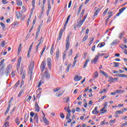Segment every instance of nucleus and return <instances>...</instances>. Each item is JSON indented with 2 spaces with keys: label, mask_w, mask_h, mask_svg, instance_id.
<instances>
[{
  "label": "nucleus",
  "mask_w": 127,
  "mask_h": 127,
  "mask_svg": "<svg viewBox=\"0 0 127 127\" xmlns=\"http://www.w3.org/2000/svg\"><path fill=\"white\" fill-rule=\"evenodd\" d=\"M70 40V36H67L66 37V46H65V50L66 51L64 52V55H63V60L65 59L66 58V54H67V50L69 49V47H70V43H69V41Z\"/></svg>",
  "instance_id": "nucleus-1"
},
{
  "label": "nucleus",
  "mask_w": 127,
  "mask_h": 127,
  "mask_svg": "<svg viewBox=\"0 0 127 127\" xmlns=\"http://www.w3.org/2000/svg\"><path fill=\"white\" fill-rule=\"evenodd\" d=\"M33 64H30L29 67V74H30V81L31 79H32V74L33 73Z\"/></svg>",
  "instance_id": "nucleus-2"
},
{
  "label": "nucleus",
  "mask_w": 127,
  "mask_h": 127,
  "mask_svg": "<svg viewBox=\"0 0 127 127\" xmlns=\"http://www.w3.org/2000/svg\"><path fill=\"white\" fill-rule=\"evenodd\" d=\"M10 72H11V65L9 64L5 71L6 76H8Z\"/></svg>",
  "instance_id": "nucleus-3"
},
{
  "label": "nucleus",
  "mask_w": 127,
  "mask_h": 127,
  "mask_svg": "<svg viewBox=\"0 0 127 127\" xmlns=\"http://www.w3.org/2000/svg\"><path fill=\"white\" fill-rule=\"evenodd\" d=\"M99 56H100V54H98V55L95 56V58L92 59L91 61L92 63H94V64H97V62H98V59H99Z\"/></svg>",
  "instance_id": "nucleus-4"
},
{
  "label": "nucleus",
  "mask_w": 127,
  "mask_h": 127,
  "mask_svg": "<svg viewBox=\"0 0 127 127\" xmlns=\"http://www.w3.org/2000/svg\"><path fill=\"white\" fill-rule=\"evenodd\" d=\"M45 66H46V62L45 61H43L41 65V71L43 72L44 69H45Z\"/></svg>",
  "instance_id": "nucleus-5"
},
{
  "label": "nucleus",
  "mask_w": 127,
  "mask_h": 127,
  "mask_svg": "<svg viewBox=\"0 0 127 127\" xmlns=\"http://www.w3.org/2000/svg\"><path fill=\"white\" fill-rule=\"evenodd\" d=\"M20 74L22 76V79L23 80L25 78V74H26V71L25 70H23V69L21 68L20 70Z\"/></svg>",
  "instance_id": "nucleus-6"
},
{
  "label": "nucleus",
  "mask_w": 127,
  "mask_h": 127,
  "mask_svg": "<svg viewBox=\"0 0 127 127\" xmlns=\"http://www.w3.org/2000/svg\"><path fill=\"white\" fill-rule=\"evenodd\" d=\"M47 63H48V66L49 67V69H50V70H51L52 64H51V59L50 58H49L47 59Z\"/></svg>",
  "instance_id": "nucleus-7"
},
{
  "label": "nucleus",
  "mask_w": 127,
  "mask_h": 127,
  "mask_svg": "<svg viewBox=\"0 0 127 127\" xmlns=\"http://www.w3.org/2000/svg\"><path fill=\"white\" fill-rule=\"evenodd\" d=\"M118 78L117 77H113L112 76H110L109 78V82H111V83H113L114 82H115V81H117V80H118Z\"/></svg>",
  "instance_id": "nucleus-8"
},
{
  "label": "nucleus",
  "mask_w": 127,
  "mask_h": 127,
  "mask_svg": "<svg viewBox=\"0 0 127 127\" xmlns=\"http://www.w3.org/2000/svg\"><path fill=\"white\" fill-rule=\"evenodd\" d=\"M35 110L36 112H39L40 111V109L39 108V105H38V103H37V102H35Z\"/></svg>",
  "instance_id": "nucleus-9"
},
{
  "label": "nucleus",
  "mask_w": 127,
  "mask_h": 127,
  "mask_svg": "<svg viewBox=\"0 0 127 127\" xmlns=\"http://www.w3.org/2000/svg\"><path fill=\"white\" fill-rule=\"evenodd\" d=\"M83 77L82 76H76L74 77L73 80L74 81H80V80H82Z\"/></svg>",
  "instance_id": "nucleus-10"
},
{
  "label": "nucleus",
  "mask_w": 127,
  "mask_h": 127,
  "mask_svg": "<svg viewBox=\"0 0 127 127\" xmlns=\"http://www.w3.org/2000/svg\"><path fill=\"white\" fill-rule=\"evenodd\" d=\"M45 75L46 79H49L50 78V74H49V72L48 70H46L45 72Z\"/></svg>",
  "instance_id": "nucleus-11"
},
{
  "label": "nucleus",
  "mask_w": 127,
  "mask_h": 127,
  "mask_svg": "<svg viewBox=\"0 0 127 127\" xmlns=\"http://www.w3.org/2000/svg\"><path fill=\"white\" fill-rule=\"evenodd\" d=\"M22 14L19 11H17L16 12V16L17 18H20Z\"/></svg>",
  "instance_id": "nucleus-12"
},
{
  "label": "nucleus",
  "mask_w": 127,
  "mask_h": 127,
  "mask_svg": "<svg viewBox=\"0 0 127 127\" xmlns=\"http://www.w3.org/2000/svg\"><path fill=\"white\" fill-rule=\"evenodd\" d=\"M117 77H121L123 78H127V74H117L116 75Z\"/></svg>",
  "instance_id": "nucleus-13"
},
{
  "label": "nucleus",
  "mask_w": 127,
  "mask_h": 127,
  "mask_svg": "<svg viewBox=\"0 0 127 127\" xmlns=\"http://www.w3.org/2000/svg\"><path fill=\"white\" fill-rule=\"evenodd\" d=\"M63 100L64 103H66V104H68V102L70 100V98H69V97H66L64 98Z\"/></svg>",
  "instance_id": "nucleus-14"
},
{
  "label": "nucleus",
  "mask_w": 127,
  "mask_h": 127,
  "mask_svg": "<svg viewBox=\"0 0 127 127\" xmlns=\"http://www.w3.org/2000/svg\"><path fill=\"white\" fill-rule=\"evenodd\" d=\"M43 121L44 122V123L46 125H49V122H48V120L45 117H43Z\"/></svg>",
  "instance_id": "nucleus-15"
},
{
  "label": "nucleus",
  "mask_w": 127,
  "mask_h": 127,
  "mask_svg": "<svg viewBox=\"0 0 127 127\" xmlns=\"http://www.w3.org/2000/svg\"><path fill=\"white\" fill-rule=\"evenodd\" d=\"M100 10H101V9H100V8H97L93 15L94 16H97V15H98V14H99V12H100Z\"/></svg>",
  "instance_id": "nucleus-16"
},
{
  "label": "nucleus",
  "mask_w": 127,
  "mask_h": 127,
  "mask_svg": "<svg viewBox=\"0 0 127 127\" xmlns=\"http://www.w3.org/2000/svg\"><path fill=\"white\" fill-rule=\"evenodd\" d=\"M107 111H108L107 110V108H106V107H103L100 110V112H102V114H105V113H107Z\"/></svg>",
  "instance_id": "nucleus-17"
},
{
  "label": "nucleus",
  "mask_w": 127,
  "mask_h": 127,
  "mask_svg": "<svg viewBox=\"0 0 127 127\" xmlns=\"http://www.w3.org/2000/svg\"><path fill=\"white\" fill-rule=\"evenodd\" d=\"M100 73H101V74H102V75H103L104 76H105L106 78H109V75L108 74V73H106L105 71L101 70Z\"/></svg>",
  "instance_id": "nucleus-18"
},
{
  "label": "nucleus",
  "mask_w": 127,
  "mask_h": 127,
  "mask_svg": "<svg viewBox=\"0 0 127 127\" xmlns=\"http://www.w3.org/2000/svg\"><path fill=\"white\" fill-rule=\"evenodd\" d=\"M48 10H47V14H48L49 13V12L50 11V10H51V5L50 4V3L49 2V1H48Z\"/></svg>",
  "instance_id": "nucleus-19"
},
{
  "label": "nucleus",
  "mask_w": 127,
  "mask_h": 127,
  "mask_svg": "<svg viewBox=\"0 0 127 127\" xmlns=\"http://www.w3.org/2000/svg\"><path fill=\"white\" fill-rule=\"evenodd\" d=\"M17 4L18 6H21L22 5V1H21V0H17Z\"/></svg>",
  "instance_id": "nucleus-20"
},
{
  "label": "nucleus",
  "mask_w": 127,
  "mask_h": 127,
  "mask_svg": "<svg viewBox=\"0 0 127 127\" xmlns=\"http://www.w3.org/2000/svg\"><path fill=\"white\" fill-rule=\"evenodd\" d=\"M21 63V57H20L18 60V63L17 64V67H19L20 66V63Z\"/></svg>",
  "instance_id": "nucleus-21"
},
{
  "label": "nucleus",
  "mask_w": 127,
  "mask_h": 127,
  "mask_svg": "<svg viewBox=\"0 0 127 127\" xmlns=\"http://www.w3.org/2000/svg\"><path fill=\"white\" fill-rule=\"evenodd\" d=\"M59 58V50H57L56 54V59L58 60Z\"/></svg>",
  "instance_id": "nucleus-22"
},
{
  "label": "nucleus",
  "mask_w": 127,
  "mask_h": 127,
  "mask_svg": "<svg viewBox=\"0 0 127 127\" xmlns=\"http://www.w3.org/2000/svg\"><path fill=\"white\" fill-rule=\"evenodd\" d=\"M105 46V43L103 42V43H99L98 46L97 47H99L100 48H102V47Z\"/></svg>",
  "instance_id": "nucleus-23"
},
{
  "label": "nucleus",
  "mask_w": 127,
  "mask_h": 127,
  "mask_svg": "<svg viewBox=\"0 0 127 127\" xmlns=\"http://www.w3.org/2000/svg\"><path fill=\"white\" fill-rule=\"evenodd\" d=\"M88 62H90V60L89 59H86V60L85 61V63H84V64L83 65V68H86V67H87V64H88Z\"/></svg>",
  "instance_id": "nucleus-24"
},
{
  "label": "nucleus",
  "mask_w": 127,
  "mask_h": 127,
  "mask_svg": "<svg viewBox=\"0 0 127 127\" xmlns=\"http://www.w3.org/2000/svg\"><path fill=\"white\" fill-rule=\"evenodd\" d=\"M116 94H122L123 93H125V90H116Z\"/></svg>",
  "instance_id": "nucleus-25"
},
{
  "label": "nucleus",
  "mask_w": 127,
  "mask_h": 127,
  "mask_svg": "<svg viewBox=\"0 0 127 127\" xmlns=\"http://www.w3.org/2000/svg\"><path fill=\"white\" fill-rule=\"evenodd\" d=\"M20 83V81L18 80L15 84V85L14 86L13 89H16V88H17V87L18 86V85H19V84Z\"/></svg>",
  "instance_id": "nucleus-26"
},
{
  "label": "nucleus",
  "mask_w": 127,
  "mask_h": 127,
  "mask_svg": "<svg viewBox=\"0 0 127 127\" xmlns=\"http://www.w3.org/2000/svg\"><path fill=\"white\" fill-rule=\"evenodd\" d=\"M9 109H10V104H9L8 105V107L6 110V111L5 112V115H7L8 112H9Z\"/></svg>",
  "instance_id": "nucleus-27"
},
{
  "label": "nucleus",
  "mask_w": 127,
  "mask_h": 127,
  "mask_svg": "<svg viewBox=\"0 0 127 127\" xmlns=\"http://www.w3.org/2000/svg\"><path fill=\"white\" fill-rule=\"evenodd\" d=\"M64 31H65V30H64V29H62L60 30V33H59V36L60 37H62V34H63V32Z\"/></svg>",
  "instance_id": "nucleus-28"
},
{
  "label": "nucleus",
  "mask_w": 127,
  "mask_h": 127,
  "mask_svg": "<svg viewBox=\"0 0 127 127\" xmlns=\"http://www.w3.org/2000/svg\"><path fill=\"white\" fill-rule=\"evenodd\" d=\"M94 76H93V78L94 79L97 78L98 77V76H99V73L98 72V71H95L94 74H93Z\"/></svg>",
  "instance_id": "nucleus-29"
},
{
  "label": "nucleus",
  "mask_w": 127,
  "mask_h": 127,
  "mask_svg": "<svg viewBox=\"0 0 127 127\" xmlns=\"http://www.w3.org/2000/svg\"><path fill=\"white\" fill-rule=\"evenodd\" d=\"M34 119L36 120V122H37V124H38V115L37 114H36L34 116Z\"/></svg>",
  "instance_id": "nucleus-30"
},
{
  "label": "nucleus",
  "mask_w": 127,
  "mask_h": 127,
  "mask_svg": "<svg viewBox=\"0 0 127 127\" xmlns=\"http://www.w3.org/2000/svg\"><path fill=\"white\" fill-rule=\"evenodd\" d=\"M36 94H37V96H39V95H40V94H41V88H39L37 90Z\"/></svg>",
  "instance_id": "nucleus-31"
},
{
  "label": "nucleus",
  "mask_w": 127,
  "mask_h": 127,
  "mask_svg": "<svg viewBox=\"0 0 127 127\" xmlns=\"http://www.w3.org/2000/svg\"><path fill=\"white\" fill-rule=\"evenodd\" d=\"M30 100H31V96H29L28 97H26L25 101L26 102H29Z\"/></svg>",
  "instance_id": "nucleus-32"
},
{
  "label": "nucleus",
  "mask_w": 127,
  "mask_h": 127,
  "mask_svg": "<svg viewBox=\"0 0 127 127\" xmlns=\"http://www.w3.org/2000/svg\"><path fill=\"white\" fill-rule=\"evenodd\" d=\"M82 7H83V5H80L78 10L77 11V14H79V13H80V12H81V10L82 9Z\"/></svg>",
  "instance_id": "nucleus-33"
},
{
  "label": "nucleus",
  "mask_w": 127,
  "mask_h": 127,
  "mask_svg": "<svg viewBox=\"0 0 127 127\" xmlns=\"http://www.w3.org/2000/svg\"><path fill=\"white\" fill-rule=\"evenodd\" d=\"M68 21H69V20L66 19L65 24L64 26V31L65 30V28H66V26L67 25V24L68 23Z\"/></svg>",
  "instance_id": "nucleus-34"
},
{
  "label": "nucleus",
  "mask_w": 127,
  "mask_h": 127,
  "mask_svg": "<svg viewBox=\"0 0 127 127\" xmlns=\"http://www.w3.org/2000/svg\"><path fill=\"white\" fill-rule=\"evenodd\" d=\"M15 123L17 124V126L20 124V122H19V119H18V118H16L15 119Z\"/></svg>",
  "instance_id": "nucleus-35"
},
{
  "label": "nucleus",
  "mask_w": 127,
  "mask_h": 127,
  "mask_svg": "<svg viewBox=\"0 0 127 127\" xmlns=\"http://www.w3.org/2000/svg\"><path fill=\"white\" fill-rule=\"evenodd\" d=\"M125 9H126V7H123L121 8L120 10H119V12L120 13H123V12H124V10H125Z\"/></svg>",
  "instance_id": "nucleus-36"
},
{
  "label": "nucleus",
  "mask_w": 127,
  "mask_h": 127,
  "mask_svg": "<svg viewBox=\"0 0 127 127\" xmlns=\"http://www.w3.org/2000/svg\"><path fill=\"white\" fill-rule=\"evenodd\" d=\"M93 42H94V38H91V40L88 43V45H89V46H91V45L93 44Z\"/></svg>",
  "instance_id": "nucleus-37"
},
{
  "label": "nucleus",
  "mask_w": 127,
  "mask_h": 127,
  "mask_svg": "<svg viewBox=\"0 0 127 127\" xmlns=\"http://www.w3.org/2000/svg\"><path fill=\"white\" fill-rule=\"evenodd\" d=\"M108 18H111V17L113 15V11L108 12Z\"/></svg>",
  "instance_id": "nucleus-38"
},
{
  "label": "nucleus",
  "mask_w": 127,
  "mask_h": 127,
  "mask_svg": "<svg viewBox=\"0 0 127 127\" xmlns=\"http://www.w3.org/2000/svg\"><path fill=\"white\" fill-rule=\"evenodd\" d=\"M83 23H84V21L82 20H81L78 22V25H79V26H81L82 24H83Z\"/></svg>",
  "instance_id": "nucleus-39"
},
{
  "label": "nucleus",
  "mask_w": 127,
  "mask_h": 127,
  "mask_svg": "<svg viewBox=\"0 0 127 127\" xmlns=\"http://www.w3.org/2000/svg\"><path fill=\"white\" fill-rule=\"evenodd\" d=\"M40 42L37 45V47L36 48V52H37V50H38V48L39 47V46H40V44H41V40H40Z\"/></svg>",
  "instance_id": "nucleus-40"
},
{
  "label": "nucleus",
  "mask_w": 127,
  "mask_h": 127,
  "mask_svg": "<svg viewBox=\"0 0 127 127\" xmlns=\"http://www.w3.org/2000/svg\"><path fill=\"white\" fill-rule=\"evenodd\" d=\"M60 116L61 119H64L65 118V115H64V114H63V113H61L60 114Z\"/></svg>",
  "instance_id": "nucleus-41"
},
{
  "label": "nucleus",
  "mask_w": 127,
  "mask_h": 127,
  "mask_svg": "<svg viewBox=\"0 0 127 127\" xmlns=\"http://www.w3.org/2000/svg\"><path fill=\"white\" fill-rule=\"evenodd\" d=\"M11 76L12 78H14V76H15V71H12L11 73Z\"/></svg>",
  "instance_id": "nucleus-42"
},
{
  "label": "nucleus",
  "mask_w": 127,
  "mask_h": 127,
  "mask_svg": "<svg viewBox=\"0 0 127 127\" xmlns=\"http://www.w3.org/2000/svg\"><path fill=\"white\" fill-rule=\"evenodd\" d=\"M77 63V60H74L72 67V68H74L75 67V65H76V63Z\"/></svg>",
  "instance_id": "nucleus-43"
},
{
  "label": "nucleus",
  "mask_w": 127,
  "mask_h": 127,
  "mask_svg": "<svg viewBox=\"0 0 127 127\" xmlns=\"http://www.w3.org/2000/svg\"><path fill=\"white\" fill-rule=\"evenodd\" d=\"M21 10L22 12H25V11L26 10V9L25 8V7L24 6H22L21 7Z\"/></svg>",
  "instance_id": "nucleus-44"
},
{
  "label": "nucleus",
  "mask_w": 127,
  "mask_h": 127,
  "mask_svg": "<svg viewBox=\"0 0 127 127\" xmlns=\"http://www.w3.org/2000/svg\"><path fill=\"white\" fill-rule=\"evenodd\" d=\"M113 64H115V65H114V67H119L120 65V63H116V62H114L113 63Z\"/></svg>",
  "instance_id": "nucleus-45"
},
{
  "label": "nucleus",
  "mask_w": 127,
  "mask_h": 127,
  "mask_svg": "<svg viewBox=\"0 0 127 127\" xmlns=\"http://www.w3.org/2000/svg\"><path fill=\"white\" fill-rule=\"evenodd\" d=\"M123 36H124L123 33H121L120 34H119V37L120 39H122V38H123Z\"/></svg>",
  "instance_id": "nucleus-46"
},
{
  "label": "nucleus",
  "mask_w": 127,
  "mask_h": 127,
  "mask_svg": "<svg viewBox=\"0 0 127 127\" xmlns=\"http://www.w3.org/2000/svg\"><path fill=\"white\" fill-rule=\"evenodd\" d=\"M99 113V111L97 110H93L92 111V114H93V115H97V114Z\"/></svg>",
  "instance_id": "nucleus-47"
},
{
  "label": "nucleus",
  "mask_w": 127,
  "mask_h": 127,
  "mask_svg": "<svg viewBox=\"0 0 127 127\" xmlns=\"http://www.w3.org/2000/svg\"><path fill=\"white\" fill-rule=\"evenodd\" d=\"M73 54V49H71L68 53V56H71Z\"/></svg>",
  "instance_id": "nucleus-48"
},
{
  "label": "nucleus",
  "mask_w": 127,
  "mask_h": 127,
  "mask_svg": "<svg viewBox=\"0 0 127 127\" xmlns=\"http://www.w3.org/2000/svg\"><path fill=\"white\" fill-rule=\"evenodd\" d=\"M88 39V36H85L82 39V42H85Z\"/></svg>",
  "instance_id": "nucleus-49"
},
{
  "label": "nucleus",
  "mask_w": 127,
  "mask_h": 127,
  "mask_svg": "<svg viewBox=\"0 0 127 127\" xmlns=\"http://www.w3.org/2000/svg\"><path fill=\"white\" fill-rule=\"evenodd\" d=\"M63 93H64V90H60V92H59L58 94V96H62V94H63Z\"/></svg>",
  "instance_id": "nucleus-50"
},
{
  "label": "nucleus",
  "mask_w": 127,
  "mask_h": 127,
  "mask_svg": "<svg viewBox=\"0 0 127 127\" xmlns=\"http://www.w3.org/2000/svg\"><path fill=\"white\" fill-rule=\"evenodd\" d=\"M103 106H104V108H107V107H108V102H104L103 104Z\"/></svg>",
  "instance_id": "nucleus-51"
},
{
  "label": "nucleus",
  "mask_w": 127,
  "mask_h": 127,
  "mask_svg": "<svg viewBox=\"0 0 127 127\" xmlns=\"http://www.w3.org/2000/svg\"><path fill=\"white\" fill-rule=\"evenodd\" d=\"M108 10H109V8H106V9L104 10V12H103V15H106V14H107V12H108Z\"/></svg>",
  "instance_id": "nucleus-52"
},
{
  "label": "nucleus",
  "mask_w": 127,
  "mask_h": 127,
  "mask_svg": "<svg viewBox=\"0 0 127 127\" xmlns=\"http://www.w3.org/2000/svg\"><path fill=\"white\" fill-rule=\"evenodd\" d=\"M59 90H60V87H58L57 88H54V92H58V91H59Z\"/></svg>",
  "instance_id": "nucleus-53"
},
{
  "label": "nucleus",
  "mask_w": 127,
  "mask_h": 127,
  "mask_svg": "<svg viewBox=\"0 0 127 127\" xmlns=\"http://www.w3.org/2000/svg\"><path fill=\"white\" fill-rule=\"evenodd\" d=\"M32 5L33 7H34V6H35V0H32Z\"/></svg>",
  "instance_id": "nucleus-54"
},
{
  "label": "nucleus",
  "mask_w": 127,
  "mask_h": 127,
  "mask_svg": "<svg viewBox=\"0 0 127 127\" xmlns=\"http://www.w3.org/2000/svg\"><path fill=\"white\" fill-rule=\"evenodd\" d=\"M9 124V123L8 122H6L4 124V126H3V127H8V124Z\"/></svg>",
  "instance_id": "nucleus-55"
},
{
  "label": "nucleus",
  "mask_w": 127,
  "mask_h": 127,
  "mask_svg": "<svg viewBox=\"0 0 127 127\" xmlns=\"http://www.w3.org/2000/svg\"><path fill=\"white\" fill-rule=\"evenodd\" d=\"M70 64H68L67 67V68L66 69V73H68L69 72V69L70 68Z\"/></svg>",
  "instance_id": "nucleus-56"
},
{
  "label": "nucleus",
  "mask_w": 127,
  "mask_h": 127,
  "mask_svg": "<svg viewBox=\"0 0 127 127\" xmlns=\"http://www.w3.org/2000/svg\"><path fill=\"white\" fill-rule=\"evenodd\" d=\"M46 49V46H45L42 51V53L41 54V55H42V54H43V52H44V51H45Z\"/></svg>",
  "instance_id": "nucleus-57"
},
{
  "label": "nucleus",
  "mask_w": 127,
  "mask_h": 127,
  "mask_svg": "<svg viewBox=\"0 0 127 127\" xmlns=\"http://www.w3.org/2000/svg\"><path fill=\"white\" fill-rule=\"evenodd\" d=\"M95 48H96V45H94L93 47H92L91 50L92 51H93V52H94Z\"/></svg>",
  "instance_id": "nucleus-58"
},
{
  "label": "nucleus",
  "mask_w": 127,
  "mask_h": 127,
  "mask_svg": "<svg viewBox=\"0 0 127 127\" xmlns=\"http://www.w3.org/2000/svg\"><path fill=\"white\" fill-rule=\"evenodd\" d=\"M123 41H124V43H125V44H127V38L124 37V38H123Z\"/></svg>",
  "instance_id": "nucleus-59"
},
{
  "label": "nucleus",
  "mask_w": 127,
  "mask_h": 127,
  "mask_svg": "<svg viewBox=\"0 0 127 127\" xmlns=\"http://www.w3.org/2000/svg\"><path fill=\"white\" fill-rule=\"evenodd\" d=\"M25 121H27L28 120V115L27 114H25Z\"/></svg>",
  "instance_id": "nucleus-60"
},
{
  "label": "nucleus",
  "mask_w": 127,
  "mask_h": 127,
  "mask_svg": "<svg viewBox=\"0 0 127 127\" xmlns=\"http://www.w3.org/2000/svg\"><path fill=\"white\" fill-rule=\"evenodd\" d=\"M116 123V119H114V120H110V124H115Z\"/></svg>",
  "instance_id": "nucleus-61"
},
{
  "label": "nucleus",
  "mask_w": 127,
  "mask_h": 127,
  "mask_svg": "<svg viewBox=\"0 0 127 127\" xmlns=\"http://www.w3.org/2000/svg\"><path fill=\"white\" fill-rule=\"evenodd\" d=\"M23 94V89H22L19 92L18 96H21Z\"/></svg>",
  "instance_id": "nucleus-62"
},
{
  "label": "nucleus",
  "mask_w": 127,
  "mask_h": 127,
  "mask_svg": "<svg viewBox=\"0 0 127 127\" xmlns=\"http://www.w3.org/2000/svg\"><path fill=\"white\" fill-rule=\"evenodd\" d=\"M5 43V42L4 41H2L1 42V45L2 47H4L5 45L4 44Z\"/></svg>",
  "instance_id": "nucleus-63"
},
{
  "label": "nucleus",
  "mask_w": 127,
  "mask_h": 127,
  "mask_svg": "<svg viewBox=\"0 0 127 127\" xmlns=\"http://www.w3.org/2000/svg\"><path fill=\"white\" fill-rule=\"evenodd\" d=\"M120 47H121V48H122V49H124V48H125V45L124 44H121L120 45Z\"/></svg>",
  "instance_id": "nucleus-64"
}]
</instances>
